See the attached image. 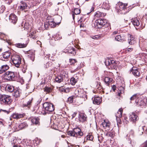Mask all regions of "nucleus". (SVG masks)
Here are the masks:
<instances>
[{"instance_id":"obj_58","label":"nucleus","mask_w":147,"mask_h":147,"mask_svg":"<svg viewBox=\"0 0 147 147\" xmlns=\"http://www.w3.org/2000/svg\"><path fill=\"white\" fill-rule=\"evenodd\" d=\"M19 82H20L21 84H22L24 83V81L23 80V79H20L19 78Z\"/></svg>"},{"instance_id":"obj_15","label":"nucleus","mask_w":147,"mask_h":147,"mask_svg":"<svg viewBox=\"0 0 147 147\" xmlns=\"http://www.w3.org/2000/svg\"><path fill=\"white\" fill-rule=\"evenodd\" d=\"M135 39L134 37L133 36L129 35L128 42L130 45H133L135 42Z\"/></svg>"},{"instance_id":"obj_28","label":"nucleus","mask_w":147,"mask_h":147,"mask_svg":"<svg viewBox=\"0 0 147 147\" xmlns=\"http://www.w3.org/2000/svg\"><path fill=\"white\" fill-rule=\"evenodd\" d=\"M28 56L30 58V59L32 61H34L35 58L34 52L33 51H30L28 53Z\"/></svg>"},{"instance_id":"obj_1","label":"nucleus","mask_w":147,"mask_h":147,"mask_svg":"<svg viewBox=\"0 0 147 147\" xmlns=\"http://www.w3.org/2000/svg\"><path fill=\"white\" fill-rule=\"evenodd\" d=\"M68 136L76 137L80 138L83 136V133L81 129L79 127L74 128L72 131H69L67 132Z\"/></svg>"},{"instance_id":"obj_6","label":"nucleus","mask_w":147,"mask_h":147,"mask_svg":"<svg viewBox=\"0 0 147 147\" xmlns=\"http://www.w3.org/2000/svg\"><path fill=\"white\" fill-rule=\"evenodd\" d=\"M4 77L5 79L10 81L14 80L15 77L13 72L7 71L4 74Z\"/></svg>"},{"instance_id":"obj_61","label":"nucleus","mask_w":147,"mask_h":147,"mask_svg":"<svg viewBox=\"0 0 147 147\" xmlns=\"http://www.w3.org/2000/svg\"><path fill=\"white\" fill-rule=\"evenodd\" d=\"M77 113H76V112H74L72 115V117L73 118L76 115Z\"/></svg>"},{"instance_id":"obj_49","label":"nucleus","mask_w":147,"mask_h":147,"mask_svg":"<svg viewBox=\"0 0 147 147\" xmlns=\"http://www.w3.org/2000/svg\"><path fill=\"white\" fill-rule=\"evenodd\" d=\"M107 135V136H109L111 137H113L114 136V134L112 132H108Z\"/></svg>"},{"instance_id":"obj_10","label":"nucleus","mask_w":147,"mask_h":147,"mask_svg":"<svg viewBox=\"0 0 147 147\" xmlns=\"http://www.w3.org/2000/svg\"><path fill=\"white\" fill-rule=\"evenodd\" d=\"M51 16H48L47 17L46 22L44 24V26L46 29H47L48 28V24L49 23H53L54 22Z\"/></svg>"},{"instance_id":"obj_9","label":"nucleus","mask_w":147,"mask_h":147,"mask_svg":"<svg viewBox=\"0 0 147 147\" xmlns=\"http://www.w3.org/2000/svg\"><path fill=\"white\" fill-rule=\"evenodd\" d=\"M11 54V52L9 51L5 52L2 55L3 58L2 59V60L4 61L8 60L10 58Z\"/></svg>"},{"instance_id":"obj_55","label":"nucleus","mask_w":147,"mask_h":147,"mask_svg":"<svg viewBox=\"0 0 147 147\" xmlns=\"http://www.w3.org/2000/svg\"><path fill=\"white\" fill-rule=\"evenodd\" d=\"M91 37L93 39H96L99 38V36L98 35L93 36H91Z\"/></svg>"},{"instance_id":"obj_47","label":"nucleus","mask_w":147,"mask_h":147,"mask_svg":"<svg viewBox=\"0 0 147 147\" xmlns=\"http://www.w3.org/2000/svg\"><path fill=\"white\" fill-rule=\"evenodd\" d=\"M115 39L116 40L118 41H120L121 40H122L121 37L120 35L117 36L115 37Z\"/></svg>"},{"instance_id":"obj_64","label":"nucleus","mask_w":147,"mask_h":147,"mask_svg":"<svg viewBox=\"0 0 147 147\" xmlns=\"http://www.w3.org/2000/svg\"><path fill=\"white\" fill-rule=\"evenodd\" d=\"M133 50V49L131 48H128L127 49V51L129 52H131Z\"/></svg>"},{"instance_id":"obj_48","label":"nucleus","mask_w":147,"mask_h":147,"mask_svg":"<svg viewBox=\"0 0 147 147\" xmlns=\"http://www.w3.org/2000/svg\"><path fill=\"white\" fill-rule=\"evenodd\" d=\"M51 91V89L49 87H45V91L47 93H49Z\"/></svg>"},{"instance_id":"obj_23","label":"nucleus","mask_w":147,"mask_h":147,"mask_svg":"<svg viewBox=\"0 0 147 147\" xmlns=\"http://www.w3.org/2000/svg\"><path fill=\"white\" fill-rule=\"evenodd\" d=\"M9 68V66L7 65H2L0 69V74L5 72Z\"/></svg>"},{"instance_id":"obj_24","label":"nucleus","mask_w":147,"mask_h":147,"mask_svg":"<svg viewBox=\"0 0 147 147\" xmlns=\"http://www.w3.org/2000/svg\"><path fill=\"white\" fill-rule=\"evenodd\" d=\"M105 16V14L102 13L99 11H97L96 12L94 15L95 18L100 17H104Z\"/></svg>"},{"instance_id":"obj_62","label":"nucleus","mask_w":147,"mask_h":147,"mask_svg":"<svg viewBox=\"0 0 147 147\" xmlns=\"http://www.w3.org/2000/svg\"><path fill=\"white\" fill-rule=\"evenodd\" d=\"M118 33V32L117 31H114L113 33V35H115L117 34Z\"/></svg>"},{"instance_id":"obj_11","label":"nucleus","mask_w":147,"mask_h":147,"mask_svg":"<svg viewBox=\"0 0 147 147\" xmlns=\"http://www.w3.org/2000/svg\"><path fill=\"white\" fill-rule=\"evenodd\" d=\"M9 19L11 22L15 24L17 21V17L13 14H11L9 16Z\"/></svg>"},{"instance_id":"obj_60","label":"nucleus","mask_w":147,"mask_h":147,"mask_svg":"<svg viewBox=\"0 0 147 147\" xmlns=\"http://www.w3.org/2000/svg\"><path fill=\"white\" fill-rule=\"evenodd\" d=\"M24 115H25L24 114H19V118H20L22 117H24Z\"/></svg>"},{"instance_id":"obj_27","label":"nucleus","mask_w":147,"mask_h":147,"mask_svg":"<svg viewBox=\"0 0 147 147\" xmlns=\"http://www.w3.org/2000/svg\"><path fill=\"white\" fill-rule=\"evenodd\" d=\"M132 22V24L135 26H138L140 24L139 20L137 18H134V19H133Z\"/></svg>"},{"instance_id":"obj_29","label":"nucleus","mask_w":147,"mask_h":147,"mask_svg":"<svg viewBox=\"0 0 147 147\" xmlns=\"http://www.w3.org/2000/svg\"><path fill=\"white\" fill-rule=\"evenodd\" d=\"M123 109L122 108L119 109L117 113L116 114V117H121L122 116Z\"/></svg>"},{"instance_id":"obj_39","label":"nucleus","mask_w":147,"mask_h":147,"mask_svg":"<svg viewBox=\"0 0 147 147\" xmlns=\"http://www.w3.org/2000/svg\"><path fill=\"white\" fill-rule=\"evenodd\" d=\"M86 138L87 140L92 141L93 140V136L89 134L87 136Z\"/></svg>"},{"instance_id":"obj_46","label":"nucleus","mask_w":147,"mask_h":147,"mask_svg":"<svg viewBox=\"0 0 147 147\" xmlns=\"http://www.w3.org/2000/svg\"><path fill=\"white\" fill-rule=\"evenodd\" d=\"M12 62L16 67L17 68L18 67V61L13 60Z\"/></svg>"},{"instance_id":"obj_12","label":"nucleus","mask_w":147,"mask_h":147,"mask_svg":"<svg viewBox=\"0 0 147 147\" xmlns=\"http://www.w3.org/2000/svg\"><path fill=\"white\" fill-rule=\"evenodd\" d=\"M93 102L94 104L98 105L101 102V99L99 97L94 96L92 98Z\"/></svg>"},{"instance_id":"obj_42","label":"nucleus","mask_w":147,"mask_h":147,"mask_svg":"<svg viewBox=\"0 0 147 147\" xmlns=\"http://www.w3.org/2000/svg\"><path fill=\"white\" fill-rule=\"evenodd\" d=\"M52 65V63L50 62H48L46 64H45L44 67L45 68H47Z\"/></svg>"},{"instance_id":"obj_17","label":"nucleus","mask_w":147,"mask_h":147,"mask_svg":"<svg viewBox=\"0 0 147 147\" xmlns=\"http://www.w3.org/2000/svg\"><path fill=\"white\" fill-rule=\"evenodd\" d=\"M79 119L80 121L84 122L86 120V115L84 113H81L79 114Z\"/></svg>"},{"instance_id":"obj_2","label":"nucleus","mask_w":147,"mask_h":147,"mask_svg":"<svg viewBox=\"0 0 147 147\" xmlns=\"http://www.w3.org/2000/svg\"><path fill=\"white\" fill-rule=\"evenodd\" d=\"M0 99L1 103L4 105H10L12 102L10 96L7 95H2L0 97Z\"/></svg>"},{"instance_id":"obj_36","label":"nucleus","mask_w":147,"mask_h":147,"mask_svg":"<svg viewBox=\"0 0 147 147\" xmlns=\"http://www.w3.org/2000/svg\"><path fill=\"white\" fill-rule=\"evenodd\" d=\"M144 126L139 127V134L140 135H142L143 134L144 131Z\"/></svg>"},{"instance_id":"obj_33","label":"nucleus","mask_w":147,"mask_h":147,"mask_svg":"<svg viewBox=\"0 0 147 147\" xmlns=\"http://www.w3.org/2000/svg\"><path fill=\"white\" fill-rule=\"evenodd\" d=\"M60 23V22L55 23L54 22H53V23H49L48 24V26H49L51 28H53L55 27L56 25H59Z\"/></svg>"},{"instance_id":"obj_63","label":"nucleus","mask_w":147,"mask_h":147,"mask_svg":"<svg viewBox=\"0 0 147 147\" xmlns=\"http://www.w3.org/2000/svg\"><path fill=\"white\" fill-rule=\"evenodd\" d=\"M112 88L113 89V91H115L116 88V86L115 85H113L112 87Z\"/></svg>"},{"instance_id":"obj_16","label":"nucleus","mask_w":147,"mask_h":147,"mask_svg":"<svg viewBox=\"0 0 147 147\" xmlns=\"http://www.w3.org/2000/svg\"><path fill=\"white\" fill-rule=\"evenodd\" d=\"M102 125L104 128L107 129L108 130L109 129L110 124L109 121L104 120L102 123Z\"/></svg>"},{"instance_id":"obj_56","label":"nucleus","mask_w":147,"mask_h":147,"mask_svg":"<svg viewBox=\"0 0 147 147\" xmlns=\"http://www.w3.org/2000/svg\"><path fill=\"white\" fill-rule=\"evenodd\" d=\"M120 117H116V119L117 121V123H119V124L121 123V120L120 119Z\"/></svg>"},{"instance_id":"obj_37","label":"nucleus","mask_w":147,"mask_h":147,"mask_svg":"<svg viewBox=\"0 0 147 147\" xmlns=\"http://www.w3.org/2000/svg\"><path fill=\"white\" fill-rule=\"evenodd\" d=\"M12 61H18V55H14L11 57Z\"/></svg>"},{"instance_id":"obj_31","label":"nucleus","mask_w":147,"mask_h":147,"mask_svg":"<svg viewBox=\"0 0 147 147\" xmlns=\"http://www.w3.org/2000/svg\"><path fill=\"white\" fill-rule=\"evenodd\" d=\"M112 78L109 77H106L105 78L104 82L106 84H108L112 82Z\"/></svg>"},{"instance_id":"obj_30","label":"nucleus","mask_w":147,"mask_h":147,"mask_svg":"<svg viewBox=\"0 0 147 147\" xmlns=\"http://www.w3.org/2000/svg\"><path fill=\"white\" fill-rule=\"evenodd\" d=\"M6 88L7 90L10 92H12L15 89L14 87L13 86H10L9 84L7 85Z\"/></svg>"},{"instance_id":"obj_8","label":"nucleus","mask_w":147,"mask_h":147,"mask_svg":"<svg viewBox=\"0 0 147 147\" xmlns=\"http://www.w3.org/2000/svg\"><path fill=\"white\" fill-rule=\"evenodd\" d=\"M138 119L139 118L137 114L134 113H132L129 115V120L133 123L135 122L138 120Z\"/></svg>"},{"instance_id":"obj_57","label":"nucleus","mask_w":147,"mask_h":147,"mask_svg":"<svg viewBox=\"0 0 147 147\" xmlns=\"http://www.w3.org/2000/svg\"><path fill=\"white\" fill-rule=\"evenodd\" d=\"M0 111L1 112L3 111L5 113H6L7 114H8L9 112V111H8L5 110H3V109H1Z\"/></svg>"},{"instance_id":"obj_5","label":"nucleus","mask_w":147,"mask_h":147,"mask_svg":"<svg viewBox=\"0 0 147 147\" xmlns=\"http://www.w3.org/2000/svg\"><path fill=\"white\" fill-rule=\"evenodd\" d=\"M107 20L103 19H100L96 20L95 23V25L98 28H101L103 26L105 25L107 23Z\"/></svg>"},{"instance_id":"obj_45","label":"nucleus","mask_w":147,"mask_h":147,"mask_svg":"<svg viewBox=\"0 0 147 147\" xmlns=\"http://www.w3.org/2000/svg\"><path fill=\"white\" fill-rule=\"evenodd\" d=\"M69 62L71 64H73L77 62V61L76 59H69Z\"/></svg>"},{"instance_id":"obj_21","label":"nucleus","mask_w":147,"mask_h":147,"mask_svg":"<svg viewBox=\"0 0 147 147\" xmlns=\"http://www.w3.org/2000/svg\"><path fill=\"white\" fill-rule=\"evenodd\" d=\"M39 119L38 117H34L32 118L31 121L33 125H39Z\"/></svg>"},{"instance_id":"obj_54","label":"nucleus","mask_w":147,"mask_h":147,"mask_svg":"<svg viewBox=\"0 0 147 147\" xmlns=\"http://www.w3.org/2000/svg\"><path fill=\"white\" fill-rule=\"evenodd\" d=\"M31 102H32V100H29V101H28V102L26 104H25L24 105V107H27V106L28 107H29V106L30 105V104H31Z\"/></svg>"},{"instance_id":"obj_32","label":"nucleus","mask_w":147,"mask_h":147,"mask_svg":"<svg viewBox=\"0 0 147 147\" xmlns=\"http://www.w3.org/2000/svg\"><path fill=\"white\" fill-rule=\"evenodd\" d=\"M21 4L20 5V9L22 10L26 8L27 7L26 4V3L24 2H21Z\"/></svg>"},{"instance_id":"obj_22","label":"nucleus","mask_w":147,"mask_h":147,"mask_svg":"<svg viewBox=\"0 0 147 147\" xmlns=\"http://www.w3.org/2000/svg\"><path fill=\"white\" fill-rule=\"evenodd\" d=\"M18 88L15 89L13 91L12 95L15 98V100H18Z\"/></svg>"},{"instance_id":"obj_20","label":"nucleus","mask_w":147,"mask_h":147,"mask_svg":"<svg viewBox=\"0 0 147 147\" xmlns=\"http://www.w3.org/2000/svg\"><path fill=\"white\" fill-rule=\"evenodd\" d=\"M63 78L64 77L63 75H61L60 76H57L56 77L55 80L56 82L60 83L63 82Z\"/></svg>"},{"instance_id":"obj_51","label":"nucleus","mask_w":147,"mask_h":147,"mask_svg":"<svg viewBox=\"0 0 147 147\" xmlns=\"http://www.w3.org/2000/svg\"><path fill=\"white\" fill-rule=\"evenodd\" d=\"M73 97H69L68 98V101L70 103H71L73 102Z\"/></svg>"},{"instance_id":"obj_59","label":"nucleus","mask_w":147,"mask_h":147,"mask_svg":"<svg viewBox=\"0 0 147 147\" xmlns=\"http://www.w3.org/2000/svg\"><path fill=\"white\" fill-rule=\"evenodd\" d=\"M130 142L131 144V147H133V146H134L136 144V142L132 141H131Z\"/></svg>"},{"instance_id":"obj_7","label":"nucleus","mask_w":147,"mask_h":147,"mask_svg":"<svg viewBox=\"0 0 147 147\" xmlns=\"http://www.w3.org/2000/svg\"><path fill=\"white\" fill-rule=\"evenodd\" d=\"M105 63L106 66H110V68H115L116 66V64L115 61L110 59H106Z\"/></svg>"},{"instance_id":"obj_52","label":"nucleus","mask_w":147,"mask_h":147,"mask_svg":"<svg viewBox=\"0 0 147 147\" xmlns=\"http://www.w3.org/2000/svg\"><path fill=\"white\" fill-rule=\"evenodd\" d=\"M5 36V34L0 32V38L1 39H2L3 38H4Z\"/></svg>"},{"instance_id":"obj_4","label":"nucleus","mask_w":147,"mask_h":147,"mask_svg":"<svg viewBox=\"0 0 147 147\" xmlns=\"http://www.w3.org/2000/svg\"><path fill=\"white\" fill-rule=\"evenodd\" d=\"M147 102V99L143 100L142 99L139 97H138L135 100V104L136 105L140 106L141 107H143L146 105H147L145 102Z\"/></svg>"},{"instance_id":"obj_40","label":"nucleus","mask_w":147,"mask_h":147,"mask_svg":"<svg viewBox=\"0 0 147 147\" xmlns=\"http://www.w3.org/2000/svg\"><path fill=\"white\" fill-rule=\"evenodd\" d=\"M26 144V142L24 141H22L19 143V147H25Z\"/></svg>"},{"instance_id":"obj_18","label":"nucleus","mask_w":147,"mask_h":147,"mask_svg":"<svg viewBox=\"0 0 147 147\" xmlns=\"http://www.w3.org/2000/svg\"><path fill=\"white\" fill-rule=\"evenodd\" d=\"M75 92L78 97L81 98L83 97V93L84 92V90L82 89H78L75 91Z\"/></svg>"},{"instance_id":"obj_14","label":"nucleus","mask_w":147,"mask_h":147,"mask_svg":"<svg viewBox=\"0 0 147 147\" xmlns=\"http://www.w3.org/2000/svg\"><path fill=\"white\" fill-rule=\"evenodd\" d=\"M127 4H123V3L121 2H119L118 3L117 6L116 7L117 8H118L119 7V9L120 10L122 11V10H125L126 9V7L127 6Z\"/></svg>"},{"instance_id":"obj_41","label":"nucleus","mask_w":147,"mask_h":147,"mask_svg":"<svg viewBox=\"0 0 147 147\" xmlns=\"http://www.w3.org/2000/svg\"><path fill=\"white\" fill-rule=\"evenodd\" d=\"M80 13V9L78 8H76L74 9V13L76 15L79 14Z\"/></svg>"},{"instance_id":"obj_3","label":"nucleus","mask_w":147,"mask_h":147,"mask_svg":"<svg viewBox=\"0 0 147 147\" xmlns=\"http://www.w3.org/2000/svg\"><path fill=\"white\" fill-rule=\"evenodd\" d=\"M43 107L45 110L49 112H52L54 110V107L53 104L48 102L44 103Z\"/></svg>"},{"instance_id":"obj_35","label":"nucleus","mask_w":147,"mask_h":147,"mask_svg":"<svg viewBox=\"0 0 147 147\" xmlns=\"http://www.w3.org/2000/svg\"><path fill=\"white\" fill-rule=\"evenodd\" d=\"M28 43V41H26L25 43H19V48H24L26 47Z\"/></svg>"},{"instance_id":"obj_43","label":"nucleus","mask_w":147,"mask_h":147,"mask_svg":"<svg viewBox=\"0 0 147 147\" xmlns=\"http://www.w3.org/2000/svg\"><path fill=\"white\" fill-rule=\"evenodd\" d=\"M12 117L14 119H18V113H13L12 115Z\"/></svg>"},{"instance_id":"obj_34","label":"nucleus","mask_w":147,"mask_h":147,"mask_svg":"<svg viewBox=\"0 0 147 147\" xmlns=\"http://www.w3.org/2000/svg\"><path fill=\"white\" fill-rule=\"evenodd\" d=\"M27 126V125L25 122L22 123L19 125V129H22L24 128H26Z\"/></svg>"},{"instance_id":"obj_25","label":"nucleus","mask_w":147,"mask_h":147,"mask_svg":"<svg viewBox=\"0 0 147 147\" xmlns=\"http://www.w3.org/2000/svg\"><path fill=\"white\" fill-rule=\"evenodd\" d=\"M21 26L24 28V30L28 29L29 28L30 25L28 22H23L21 24Z\"/></svg>"},{"instance_id":"obj_38","label":"nucleus","mask_w":147,"mask_h":147,"mask_svg":"<svg viewBox=\"0 0 147 147\" xmlns=\"http://www.w3.org/2000/svg\"><path fill=\"white\" fill-rule=\"evenodd\" d=\"M77 82L76 80L74 78H72L71 79V83L72 85H74Z\"/></svg>"},{"instance_id":"obj_13","label":"nucleus","mask_w":147,"mask_h":147,"mask_svg":"<svg viewBox=\"0 0 147 147\" xmlns=\"http://www.w3.org/2000/svg\"><path fill=\"white\" fill-rule=\"evenodd\" d=\"M135 67H133L131 69V72H132L133 74L136 77H139L140 75L139 71Z\"/></svg>"},{"instance_id":"obj_50","label":"nucleus","mask_w":147,"mask_h":147,"mask_svg":"<svg viewBox=\"0 0 147 147\" xmlns=\"http://www.w3.org/2000/svg\"><path fill=\"white\" fill-rule=\"evenodd\" d=\"M147 147V140L144 143L142 144L140 147Z\"/></svg>"},{"instance_id":"obj_19","label":"nucleus","mask_w":147,"mask_h":147,"mask_svg":"<svg viewBox=\"0 0 147 147\" xmlns=\"http://www.w3.org/2000/svg\"><path fill=\"white\" fill-rule=\"evenodd\" d=\"M102 7L105 9L109 10L110 7V5L108 1H106L105 2H103L102 5Z\"/></svg>"},{"instance_id":"obj_44","label":"nucleus","mask_w":147,"mask_h":147,"mask_svg":"<svg viewBox=\"0 0 147 147\" xmlns=\"http://www.w3.org/2000/svg\"><path fill=\"white\" fill-rule=\"evenodd\" d=\"M68 52L69 53L72 54L74 55L76 53L75 49L73 48H71V50L68 51Z\"/></svg>"},{"instance_id":"obj_53","label":"nucleus","mask_w":147,"mask_h":147,"mask_svg":"<svg viewBox=\"0 0 147 147\" xmlns=\"http://www.w3.org/2000/svg\"><path fill=\"white\" fill-rule=\"evenodd\" d=\"M138 97H137L136 94H135L134 95H133L132 97H131L130 98V100H133L134 99L136 100V99H137V98Z\"/></svg>"},{"instance_id":"obj_26","label":"nucleus","mask_w":147,"mask_h":147,"mask_svg":"<svg viewBox=\"0 0 147 147\" xmlns=\"http://www.w3.org/2000/svg\"><path fill=\"white\" fill-rule=\"evenodd\" d=\"M28 34L30 37L33 39H35L37 37L36 33L35 31L30 32Z\"/></svg>"}]
</instances>
